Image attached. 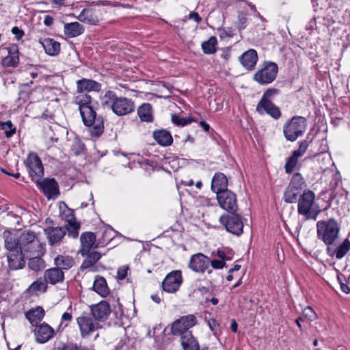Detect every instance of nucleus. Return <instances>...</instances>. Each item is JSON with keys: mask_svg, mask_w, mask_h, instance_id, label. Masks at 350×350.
<instances>
[{"mask_svg": "<svg viewBox=\"0 0 350 350\" xmlns=\"http://www.w3.org/2000/svg\"><path fill=\"white\" fill-rule=\"evenodd\" d=\"M104 107H109L117 116H122L134 111L135 105L132 99L126 97H118L113 91L108 90L102 98Z\"/></svg>", "mask_w": 350, "mask_h": 350, "instance_id": "f257e3e1", "label": "nucleus"}, {"mask_svg": "<svg viewBox=\"0 0 350 350\" xmlns=\"http://www.w3.org/2000/svg\"><path fill=\"white\" fill-rule=\"evenodd\" d=\"M340 226L334 218L320 220L317 223V237L322 241L327 247L336 245L339 239Z\"/></svg>", "mask_w": 350, "mask_h": 350, "instance_id": "f03ea898", "label": "nucleus"}, {"mask_svg": "<svg viewBox=\"0 0 350 350\" xmlns=\"http://www.w3.org/2000/svg\"><path fill=\"white\" fill-rule=\"evenodd\" d=\"M79 111L84 124L90 127L91 135L94 137H99L104 131L103 117L96 116L93 106L82 107Z\"/></svg>", "mask_w": 350, "mask_h": 350, "instance_id": "7ed1b4c3", "label": "nucleus"}, {"mask_svg": "<svg viewBox=\"0 0 350 350\" xmlns=\"http://www.w3.org/2000/svg\"><path fill=\"white\" fill-rule=\"evenodd\" d=\"M19 249L28 256L42 255L43 247L35 232L24 231L19 237Z\"/></svg>", "mask_w": 350, "mask_h": 350, "instance_id": "20e7f679", "label": "nucleus"}, {"mask_svg": "<svg viewBox=\"0 0 350 350\" xmlns=\"http://www.w3.org/2000/svg\"><path fill=\"white\" fill-rule=\"evenodd\" d=\"M278 93V90L275 88H269L266 90L256 106V111L259 114L266 113L275 120L279 119L281 116V111L271 100Z\"/></svg>", "mask_w": 350, "mask_h": 350, "instance_id": "39448f33", "label": "nucleus"}, {"mask_svg": "<svg viewBox=\"0 0 350 350\" xmlns=\"http://www.w3.org/2000/svg\"><path fill=\"white\" fill-rule=\"evenodd\" d=\"M307 121L302 116H294L288 120L283 126V133L286 140L295 142L303 135L306 130Z\"/></svg>", "mask_w": 350, "mask_h": 350, "instance_id": "423d86ee", "label": "nucleus"}, {"mask_svg": "<svg viewBox=\"0 0 350 350\" xmlns=\"http://www.w3.org/2000/svg\"><path fill=\"white\" fill-rule=\"evenodd\" d=\"M305 186V180L302 176L299 173L295 174L284 192V201L286 203H296Z\"/></svg>", "mask_w": 350, "mask_h": 350, "instance_id": "0eeeda50", "label": "nucleus"}, {"mask_svg": "<svg viewBox=\"0 0 350 350\" xmlns=\"http://www.w3.org/2000/svg\"><path fill=\"white\" fill-rule=\"evenodd\" d=\"M315 193L309 189L304 191L302 194L299 198L297 202V213L306 217L307 219L310 218L315 219L316 217H312V214L315 212V215L317 214L315 208Z\"/></svg>", "mask_w": 350, "mask_h": 350, "instance_id": "6e6552de", "label": "nucleus"}, {"mask_svg": "<svg viewBox=\"0 0 350 350\" xmlns=\"http://www.w3.org/2000/svg\"><path fill=\"white\" fill-rule=\"evenodd\" d=\"M77 323L79 327L80 334L82 338L89 336L101 327L99 322L91 314L88 312H83L81 316L77 317Z\"/></svg>", "mask_w": 350, "mask_h": 350, "instance_id": "1a4fd4ad", "label": "nucleus"}, {"mask_svg": "<svg viewBox=\"0 0 350 350\" xmlns=\"http://www.w3.org/2000/svg\"><path fill=\"white\" fill-rule=\"evenodd\" d=\"M196 317L193 314L183 316L171 325V333L174 336H183L189 329L197 324Z\"/></svg>", "mask_w": 350, "mask_h": 350, "instance_id": "9d476101", "label": "nucleus"}, {"mask_svg": "<svg viewBox=\"0 0 350 350\" xmlns=\"http://www.w3.org/2000/svg\"><path fill=\"white\" fill-rule=\"evenodd\" d=\"M220 223L224 225L228 232L239 236L243 233V223L239 215L231 213V215H223L219 218Z\"/></svg>", "mask_w": 350, "mask_h": 350, "instance_id": "9b49d317", "label": "nucleus"}, {"mask_svg": "<svg viewBox=\"0 0 350 350\" xmlns=\"http://www.w3.org/2000/svg\"><path fill=\"white\" fill-rule=\"evenodd\" d=\"M278 70L275 63L268 62L261 70L255 73L254 79L261 85L269 84L275 80Z\"/></svg>", "mask_w": 350, "mask_h": 350, "instance_id": "f8f14e48", "label": "nucleus"}, {"mask_svg": "<svg viewBox=\"0 0 350 350\" xmlns=\"http://www.w3.org/2000/svg\"><path fill=\"white\" fill-rule=\"evenodd\" d=\"M210 258L202 253H197L192 255L188 263V267L193 271L198 273H204L207 271L208 273H212V269L209 268Z\"/></svg>", "mask_w": 350, "mask_h": 350, "instance_id": "ddd939ff", "label": "nucleus"}, {"mask_svg": "<svg viewBox=\"0 0 350 350\" xmlns=\"http://www.w3.org/2000/svg\"><path fill=\"white\" fill-rule=\"evenodd\" d=\"M219 206L230 213H235L238 210L237 196L231 191H224L217 196Z\"/></svg>", "mask_w": 350, "mask_h": 350, "instance_id": "4468645a", "label": "nucleus"}, {"mask_svg": "<svg viewBox=\"0 0 350 350\" xmlns=\"http://www.w3.org/2000/svg\"><path fill=\"white\" fill-rule=\"evenodd\" d=\"M183 282L182 273L179 270L169 273L162 282V288L164 291L174 293L176 292Z\"/></svg>", "mask_w": 350, "mask_h": 350, "instance_id": "2eb2a0df", "label": "nucleus"}, {"mask_svg": "<svg viewBox=\"0 0 350 350\" xmlns=\"http://www.w3.org/2000/svg\"><path fill=\"white\" fill-rule=\"evenodd\" d=\"M27 167L29 169V176L33 180L40 179L44 174V168L42 161L36 153L31 152L27 159Z\"/></svg>", "mask_w": 350, "mask_h": 350, "instance_id": "dca6fc26", "label": "nucleus"}, {"mask_svg": "<svg viewBox=\"0 0 350 350\" xmlns=\"http://www.w3.org/2000/svg\"><path fill=\"white\" fill-rule=\"evenodd\" d=\"M33 332L36 342L39 344H44L51 340L55 332L48 323L43 322L36 325L32 331Z\"/></svg>", "mask_w": 350, "mask_h": 350, "instance_id": "f3484780", "label": "nucleus"}, {"mask_svg": "<svg viewBox=\"0 0 350 350\" xmlns=\"http://www.w3.org/2000/svg\"><path fill=\"white\" fill-rule=\"evenodd\" d=\"M111 312L109 304L105 301H101L91 306L90 314L98 321H105Z\"/></svg>", "mask_w": 350, "mask_h": 350, "instance_id": "a211bd4d", "label": "nucleus"}, {"mask_svg": "<svg viewBox=\"0 0 350 350\" xmlns=\"http://www.w3.org/2000/svg\"><path fill=\"white\" fill-rule=\"evenodd\" d=\"M30 257L25 252L20 251L12 253H7L8 267L12 270L21 269L25 267V258Z\"/></svg>", "mask_w": 350, "mask_h": 350, "instance_id": "6ab92c4d", "label": "nucleus"}, {"mask_svg": "<svg viewBox=\"0 0 350 350\" xmlns=\"http://www.w3.org/2000/svg\"><path fill=\"white\" fill-rule=\"evenodd\" d=\"M96 237L94 233L92 232H85L81 234L80 241L81 248L80 253L83 256H85L92 248L97 247L98 245L96 243Z\"/></svg>", "mask_w": 350, "mask_h": 350, "instance_id": "aec40b11", "label": "nucleus"}, {"mask_svg": "<svg viewBox=\"0 0 350 350\" xmlns=\"http://www.w3.org/2000/svg\"><path fill=\"white\" fill-rule=\"evenodd\" d=\"M36 181L46 197L51 198L59 194L58 184L54 178H45L42 181L38 179Z\"/></svg>", "mask_w": 350, "mask_h": 350, "instance_id": "412c9836", "label": "nucleus"}, {"mask_svg": "<svg viewBox=\"0 0 350 350\" xmlns=\"http://www.w3.org/2000/svg\"><path fill=\"white\" fill-rule=\"evenodd\" d=\"M227 177L221 172L216 173L211 182V189L218 196L224 191H229L228 189Z\"/></svg>", "mask_w": 350, "mask_h": 350, "instance_id": "4be33fe9", "label": "nucleus"}, {"mask_svg": "<svg viewBox=\"0 0 350 350\" xmlns=\"http://www.w3.org/2000/svg\"><path fill=\"white\" fill-rule=\"evenodd\" d=\"M242 66L248 70H252L258 61L257 52L254 49H249L239 57Z\"/></svg>", "mask_w": 350, "mask_h": 350, "instance_id": "5701e85b", "label": "nucleus"}, {"mask_svg": "<svg viewBox=\"0 0 350 350\" xmlns=\"http://www.w3.org/2000/svg\"><path fill=\"white\" fill-rule=\"evenodd\" d=\"M66 230L63 227H49L44 229L49 242L54 245L59 242L65 236Z\"/></svg>", "mask_w": 350, "mask_h": 350, "instance_id": "b1692460", "label": "nucleus"}, {"mask_svg": "<svg viewBox=\"0 0 350 350\" xmlns=\"http://www.w3.org/2000/svg\"><path fill=\"white\" fill-rule=\"evenodd\" d=\"M349 250L350 241L348 239H345L337 248H334L333 246H329L327 247L326 252L330 257L336 256L337 259H341L347 254Z\"/></svg>", "mask_w": 350, "mask_h": 350, "instance_id": "393cba45", "label": "nucleus"}, {"mask_svg": "<svg viewBox=\"0 0 350 350\" xmlns=\"http://www.w3.org/2000/svg\"><path fill=\"white\" fill-rule=\"evenodd\" d=\"M44 278L48 283L55 284L64 281V273L63 271L55 267L46 269L44 273Z\"/></svg>", "mask_w": 350, "mask_h": 350, "instance_id": "a878e982", "label": "nucleus"}, {"mask_svg": "<svg viewBox=\"0 0 350 350\" xmlns=\"http://www.w3.org/2000/svg\"><path fill=\"white\" fill-rule=\"evenodd\" d=\"M101 85L92 79H82L77 81V90L78 93L84 92L99 91Z\"/></svg>", "mask_w": 350, "mask_h": 350, "instance_id": "bb28decb", "label": "nucleus"}, {"mask_svg": "<svg viewBox=\"0 0 350 350\" xmlns=\"http://www.w3.org/2000/svg\"><path fill=\"white\" fill-rule=\"evenodd\" d=\"M39 42L42 44L46 54L55 56L59 53L60 43L55 41L54 39L49 38H44L40 40Z\"/></svg>", "mask_w": 350, "mask_h": 350, "instance_id": "cd10ccee", "label": "nucleus"}, {"mask_svg": "<svg viewBox=\"0 0 350 350\" xmlns=\"http://www.w3.org/2000/svg\"><path fill=\"white\" fill-rule=\"evenodd\" d=\"M153 138L162 146H168L173 143L171 133L165 129L157 130L153 132Z\"/></svg>", "mask_w": 350, "mask_h": 350, "instance_id": "c85d7f7f", "label": "nucleus"}, {"mask_svg": "<svg viewBox=\"0 0 350 350\" xmlns=\"http://www.w3.org/2000/svg\"><path fill=\"white\" fill-rule=\"evenodd\" d=\"M84 27L78 22L66 23L64 27V34L68 38H75L84 32Z\"/></svg>", "mask_w": 350, "mask_h": 350, "instance_id": "c756f323", "label": "nucleus"}, {"mask_svg": "<svg viewBox=\"0 0 350 350\" xmlns=\"http://www.w3.org/2000/svg\"><path fill=\"white\" fill-rule=\"evenodd\" d=\"M44 316V309L38 306L35 309L29 310L25 313V317L29 321V323L34 327L36 325H39L40 321L42 320Z\"/></svg>", "mask_w": 350, "mask_h": 350, "instance_id": "7c9ffc66", "label": "nucleus"}, {"mask_svg": "<svg viewBox=\"0 0 350 350\" xmlns=\"http://www.w3.org/2000/svg\"><path fill=\"white\" fill-rule=\"evenodd\" d=\"M180 341L184 350H200L199 344L191 332H186L180 336Z\"/></svg>", "mask_w": 350, "mask_h": 350, "instance_id": "2f4dec72", "label": "nucleus"}, {"mask_svg": "<svg viewBox=\"0 0 350 350\" xmlns=\"http://www.w3.org/2000/svg\"><path fill=\"white\" fill-rule=\"evenodd\" d=\"M54 263L60 270H68L74 266L75 260L71 256L58 255L55 258Z\"/></svg>", "mask_w": 350, "mask_h": 350, "instance_id": "473e14b6", "label": "nucleus"}, {"mask_svg": "<svg viewBox=\"0 0 350 350\" xmlns=\"http://www.w3.org/2000/svg\"><path fill=\"white\" fill-rule=\"evenodd\" d=\"M137 113L143 122H151L153 121L152 109L150 103H144L139 107Z\"/></svg>", "mask_w": 350, "mask_h": 350, "instance_id": "72a5a7b5", "label": "nucleus"}, {"mask_svg": "<svg viewBox=\"0 0 350 350\" xmlns=\"http://www.w3.org/2000/svg\"><path fill=\"white\" fill-rule=\"evenodd\" d=\"M94 290L100 296L105 297L109 294V289L107 285V282L103 277L97 276L93 285Z\"/></svg>", "mask_w": 350, "mask_h": 350, "instance_id": "f704fd0d", "label": "nucleus"}, {"mask_svg": "<svg viewBox=\"0 0 350 350\" xmlns=\"http://www.w3.org/2000/svg\"><path fill=\"white\" fill-rule=\"evenodd\" d=\"M5 247L8 250L7 253H12L20 251L19 237L17 238L12 234H8L5 239Z\"/></svg>", "mask_w": 350, "mask_h": 350, "instance_id": "c9c22d12", "label": "nucleus"}, {"mask_svg": "<svg viewBox=\"0 0 350 350\" xmlns=\"http://www.w3.org/2000/svg\"><path fill=\"white\" fill-rule=\"evenodd\" d=\"M85 256H87V257L81 264V269L90 268L101 258V254L98 252H90V251Z\"/></svg>", "mask_w": 350, "mask_h": 350, "instance_id": "e433bc0d", "label": "nucleus"}, {"mask_svg": "<svg viewBox=\"0 0 350 350\" xmlns=\"http://www.w3.org/2000/svg\"><path fill=\"white\" fill-rule=\"evenodd\" d=\"M77 18L81 22L91 25H96L98 22V19L94 15L92 11L88 8L83 9Z\"/></svg>", "mask_w": 350, "mask_h": 350, "instance_id": "4c0bfd02", "label": "nucleus"}, {"mask_svg": "<svg viewBox=\"0 0 350 350\" xmlns=\"http://www.w3.org/2000/svg\"><path fill=\"white\" fill-rule=\"evenodd\" d=\"M41 255L31 256L28 262V267L30 269L38 271L45 267L44 261L40 258Z\"/></svg>", "mask_w": 350, "mask_h": 350, "instance_id": "58836bf2", "label": "nucleus"}, {"mask_svg": "<svg viewBox=\"0 0 350 350\" xmlns=\"http://www.w3.org/2000/svg\"><path fill=\"white\" fill-rule=\"evenodd\" d=\"M217 44V38L211 36L207 41L202 44V49L205 54H213L216 52V46Z\"/></svg>", "mask_w": 350, "mask_h": 350, "instance_id": "ea45409f", "label": "nucleus"}, {"mask_svg": "<svg viewBox=\"0 0 350 350\" xmlns=\"http://www.w3.org/2000/svg\"><path fill=\"white\" fill-rule=\"evenodd\" d=\"M18 53L9 51L8 55L2 59V64L4 66L15 67L18 65Z\"/></svg>", "mask_w": 350, "mask_h": 350, "instance_id": "a19ab883", "label": "nucleus"}, {"mask_svg": "<svg viewBox=\"0 0 350 350\" xmlns=\"http://www.w3.org/2000/svg\"><path fill=\"white\" fill-rule=\"evenodd\" d=\"M75 103L79 105V109L82 107H90L92 105V97L88 94H83L75 96Z\"/></svg>", "mask_w": 350, "mask_h": 350, "instance_id": "79ce46f5", "label": "nucleus"}, {"mask_svg": "<svg viewBox=\"0 0 350 350\" xmlns=\"http://www.w3.org/2000/svg\"><path fill=\"white\" fill-rule=\"evenodd\" d=\"M299 158V157L295 156L294 154H292V155L286 159L284 165L286 173L291 174L297 168Z\"/></svg>", "mask_w": 350, "mask_h": 350, "instance_id": "37998d69", "label": "nucleus"}, {"mask_svg": "<svg viewBox=\"0 0 350 350\" xmlns=\"http://www.w3.org/2000/svg\"><path fill=\"white\" fill-rule=\"evenodd\" d=\"M47 282L44 278H39L33 282L29 286V291L31 292L43 291L45 292L47 288Z\"/></svg>", "mask_w": 350, "mask_h": 350, "instance_id": "c03bdc74", "label": "nucleus"}, {"mask_svg": "<svg viewBox=\"0 0 350 350\" xmlns=\"http://www.w3.org/2000/svg\"><path fill=\"white\" fill-rule=\"evenodd\" d=\"M0 127L4 131L5 136L9 138L16 133V127H14L10 120L6 122H1Z\"/></svg>", "mask_w": 350, "mask_h": 350, "instance_id": "a18cd8bd", "label": "nucleus"}, {"mask_svg": "<svg viewBox=\"0 0 350 350\" xmlns=\"http://www.w3.org/2000/svg\"><path fill=\"white\" fill-rule=\"evenodd\" d=\"M193 121L192 118H182L178 115H172V122L177 126H185Z\"/></svg>", "mask_w": 350, "mask_h": 350, "instance_id": "49530a36", "label": "nucleus"}, {"mask_svg": "<svg viewBox=\"0 0 350 350\" xmlns=\"http://www.w3.org/2000/svg\"><path fill=\"white\" fill-rule=\"evenodd\" d=\"M79 224L77 222H74V224H69L66 230L68 231V236L73 238H77L79 234Z\"/></svg>", "mask_w": 350, "mask_h": 350, "instance_id": "de8ad7c7", "label": "nucleus"}, {"mask_svg": "<svg viewBox=\"0 0 350 350\" xmlns=\"http://www.w3.org/2000/svg\"><path fill=\"white\" fill-rule=\"evenodd\" d=\"M308 146V143L307 141L304 140L300 142L299 148L293 152L295 156L298 157H301L306 151Z\"/></svg>", "mask_w": 350, "mask_h": 350, "instance_id": "09e8293b", "label": "nucleus"}, {"mask_svg": "<svg viewBox=\"0 0 350 350\" xmlns=\"http://www.w3.org/2000/svg\"><path fill=\"white\" fill-rule=\"evenodd\" d=\"M75 342H61L59 345L53 348V350H75Z\"/></svg>", "mask_w": 350, "mask_h": 350, "instance_id": "8fccbe9b", "label": "nucleus"}, {"mask_svg": "<svg viewBox=\"0 0 350 350\" xmlns=\"http://www.w3.org/2000/svg\"><path fill=\"white\" fill-rule=\"evenodd\" d=\"M217 256L221 259L222 261L230 260L232 258V255L230 251L225 252L218 250L217 251Z\"/></svg>", "mask_w": 350, "mask_h": 350, "instance_id": "3c124183", "label": "nucleus"}, {"mask_svg": "<svg viewBox=\"0 0 350 350\" xmlns=\"http://www.w3.org/2000/svg\"><path fill=\"white\" fill-rule=\"evenodd\" d=\"M303 314L306 318L308 319V320L310 321H313L316 319L317 317L314 311L310 307H306V308H304L303 311Z\"/></svg>", "mask_w": 350, "mask_h": 350, "instance_id": "603ef678", "label": "nucleus"}, {"mask_svg": "<svg viewBox=\"0 0 350 350\" xmlns=\"http://www.w3.org/2000/svg\"><path fill=\"white\" fill-rule=\"evenodd\" d=\"M85 146L80 142H75L72 146V151L76 155H79L84 152Z\"/></svg>", "mask_w": 350, "mask_h": 350, "instance_id": "864d4df0", "label": "nucleus"}, {"mask_svg": "<svg viewBox=\"0 0 350 350\" xmlns=\"http://www.w3.org/2000/svg\"><path fill=\"white\" fill-rule=\"evenodd\" d=\"M128 270L129 267L127 266H122L118 268L117 271V278L120 280H124L127 275Z\"/></svg>", "mask_w": 350, "mask_h": 350, "instance_id": "5fc2aeb1", "label": "nucleus"}, {"mask_svg": "<svg viewBox=\"0 0 350 350\" xmlns=\"http://www.w3.org/2000/svg\"><path fill=\"white\" fill-rule=\"evenodd\" d=\"M210 265L213 269H222L226 266V262L219 260H211Z\"/></svg>", "mask_w": 350, "mask_h": 350, "instance_id": "6e6d98bb", "label": "nucleus"}, {"mask_svg": "<svg viewBox=\"0 0 350 350\" xmlns=\"http://www.w3.org/2000/svg\"><path fill=\"white\" fill-rule=\"evenodd\" d=\"M12 33L16 36L17 40L21 39L24 35L23 31L17 27H12Z\"/></svg>", "mask_w": 350, "mask_h": 350, "instance_id": "4d7b16f0", "label": "nucleus"}, {"mask_svg": "<svg viewBox=\"0 0 350 350\" xmlns=\"http://www.w3.org/2000/svg\"><path fill=\"white\" fill-rule=\"evenodd\" d=\"M70 213L66 215V220L68 221V225L77 222L73 212L69 210Z\"/></svg>", "mask_w": 350, "mask_h": 350, "instance_id": "13d9d810", "label": "nucleus"}, {"mask_svg": "<svg viewBox=\"0 0 350 350\" xmlns=\"http://www.w3.org/2000/svg\"><path fill=\"white\" fill-rule=\"evenodd\" d=\"M246 23H247L246 17H245L243 16H240L239 18V29L240 30L245 29L246 27Z\"/></svg>", "mask_w": 350, "mask_h": 350, "instance_id": "bf43d9fd", "label": "nucleus"}, {"mask_svg": "<svg viewBox=\"0 0 350 350\" xmlns=\"http://www.w3.org/2000/svg\"><path fill=\"white\" fill-rule=\"evenodd\" d=\"M189 19H191V20H193L195 21L196 22H197L198 23H199L200 22H201L202 21V18L200 16V15L198 14V13L197 12H191L189 14Z\"/></svg>", "mask_w": 350, "mask_h": 350, "instance_id": "052dcab7", "label": "nucleus"}, {"mask_svg": "<svg viewBox=\"0 0 350 350\" xmlns=\"http://www.w3.org/2000/svg\"><path fill=\"white\" fill-rule=\"evenodd\" d=\"M208 324L211 330L214 331L219 327V324L215 319H211L208 321Z\"/></svg>", "mask_w": 350, "mask_h": 350, "instance_id": "680f3d73", "label": "nucleus"}, {"mask_svg": "<svg viewBox=\"0 0 350 350\" xmlns=\"http://www.w3.org/2000/svg\"><path fill=\"white\" fill-rule=\"evenodd\" d=\"M53 21H54L53 18L49 15H47L45 16V18L44 19V24L46 26L49 27L53 23Z\"/></svg>", "mask_w": 350, "mask_h": 350, "instance_id": "e2e57ef3", "label": "nucleus"}, {"mask_svg": "<svg viewBox=\"0 0 350 350\" xmlns=\"http://www.w3.org/2000/svg\"><path fill=\"white\" fill-rule=\"evenodd\" d=\"M72 319V314L69 312H64L62 316V320L63 321H71Z\"/></svg>", "mask_w": 350, "mask_h": 350, "instance_id": "0e129e2a", "label": "nucleus"}, {"mask_svg": "<svg viewBox=\"0 0 350 350\" xmlns=\"http://www.w3.org/2000/svg\"><path fill=\"white\" fill-rule=\"evenodd\" d=\"M340 288L342 290V291H343L344 293L348 294L350 293V288L349 287V286L345 283H342L341 282H340Z\"/></svg>", "mask_w": 350, "mask_h": 350, "instance_id": "69168bd1", "label": "nucleus"}, {"mask_svg": "<svg viewBox=\"0 0 350 350\" xmlns=\"http://www.w3.org/2000/svg\"><path fill=\"white\" fill-rule=\"evenodd\" d=\"M238 324L234 319H232L230 325V329L232 332L236 333L237 332Z\"/></svg>", "mask_w": 350, "mask_h": 350, "instance_id": "338daca9", "label": "nucleus"}, {"mask_svg": "<svg viewBox=\"0 0 350 350\" xmlns=\"http://www.w3.org/2000/svg\"><path fill=\"white\" fill-rule=\"evenodd\" d=\"M151 299L156 304H159L161 301V299L160 297L157 294L152 295H151Z\"/></svg>", "mask_w": 350, "mask_h": 350, "instance_id": "774afa93", "label": "nucleus"}]
</instances>
